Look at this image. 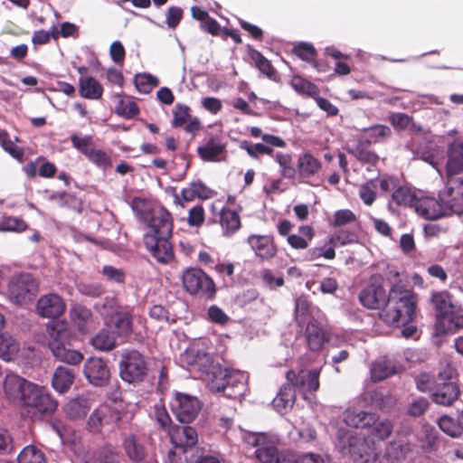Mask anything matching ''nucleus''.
<instances>
[{
	"label": "nucleus",
	"instance_id": "20e7f679",
	"mask_svg": "<svg viewBox=\"0 0 463 463\" xmlns=\"http://www.w3.org/2000/svg\"><path fill=\"white\" fill-rule=\"evenodd\" d=\"M120 378L128 383H142L148 373L145 355L136 349L124 350L118 364Z\"/></svg>",
	"mask_w": 463,
	"mask_h": 463
},
{
	"label": "nucleus",
	"instance_id": "c9c22d12",
	"mask_svg": "<svg viewBox=\"0 0 463 463\" xmlns=\"http://www.w3.org/2000/svg\"><path fill=\"white\" fill-rule=\"evenodd\" d=\"M79 92L82 98L99 99L103 94V87L91 76L81 77L79 80Z\"/></svg>",
	"mask_w": 463,
	"mask_h": 463
},
{
	"label": "nucleus",
	"instance_id": "49530a36",
	"mask_svg": "<svg viewBox=\"0 0 463 463\" xmlns=\"http://www.w3.org/2000/svg\"><path fill=\"white\" fill-rule=\"evenodd\" d=\"M392 198L399 205L411 207H414L418 201V197L410 187L400 185L392 194Z\"/></svg>",
	"mask_w": 463,
	"mask_h": 463
},
{
	"label": "nucleus",
	"instance_id": "774afa93",
	"mask_svg": "<svg viewBox=\"0 0 463 463\" xmlns=\"http://www.w3.org/2000/svg\"><path fill=\"white\" fill-rule=\"evenodd\" d=\"M102 274L110 281L116 283H124L126 279V273L121 269H117L111 265H105L102 268Z\"/></svg>",
	"mask_w": 463,
	"mask_h": 463
},
{
	"label": "nucleus",
	"instance_id": "aec40b11",
	"mask_svg": "<svg viewBox=\"0 0 463 463\" xmlns=\"http://www.w3.org/2000/svg\"><path fill=\"white\" fill-rule=\"evenodd\" d=\"M247 243L261 260H269L278 252V246L271 235L251 234L247 238Z\"/></svg>",
	"mask_w": 463,
	"mask_h": 463
},
{
	"label": "nucleus",
	"instance_id": "dca6fc26",
	"mask_svg": "<svg viewBox=\"0 0 463 463\" xmlns=\"http://www.w3.org/2000/svg\"><path fill=\"white\" fill-rule=\"evenodd\" d=\"M430 301L437 312L436 330L439 333H444L449 328L447 326L448 316L455 309L452 296L446 290L434 292L431 295Z\"/></svg>",
	"mask_w": 463,
	"mask_h": 463
},
{
	"label": "nucleus",
	"instance_id": "6e6552de",
	"mask_svg": "<svg viewBox=\"0 0 463 463\" xmlns=\"http://www.w3.org/2000/svg\"><path fill=\"white\" fill-rule=\"evenodd\" d=\"M122 412L107 403L100 404L90 414L88 420L89 430L93 433H104L118 427Z\"/></svg>",
	"mask_w": 463,
	"mask_h": 463
},
{
	"label": "nucleus",
	"instance_id": "de8ad7c7",
	"mask_svg": "<svg viewBox=\"0 0 463 463\" xmlns=\"http://www.w3.org/2000/svg\"><path fill=\"white\" fill-rule=\"evenodd\" d=\"M311 308V303L307 297L301 295L295 300V320L298 326H303L307 324V319Z\"/></svg>",
	"mask_w": 463,
	"mask_h": 463
},
{
	"label": "nucleus",
	"instance_id": "69168bd1",
	"mask_svg": "<svg viewBox=\"0 0 463 463\" xmlns=\"http://www.w3.org/2000/svg\"><path fill=\"white\" fill-rule=\"evenodd\" d=\"M205 220L204 209L202 204L192 207L188 212L187 223L191 227H201Z\"/></svg>",
	"mask_w": 463,
	"mask_h": 463
},
{
	"label": "nucleus",
	"instance_id": "f257e3e1",
	"mask_svg": "<svg viewBox=\"0 0 463 463\" xmlns=\"http://www.w3.org/2000/svg\"><path fill=\"white\" fill-rule=\"evenodd\" d=\"M380 276H373L359 293L360 304L367 309L378 310L379 320L388 326L413 322L417 317L418 297L400 283L391 286L388 293Z\"/></svg>",
	"mask_w": 463,
	"mask_h": 463
},
{
	"label": "nucleus",
	"instance_id": "338daca9",
	"mask_svg": "<svg viewBox=\"0 0 463 463\" xmlns=\"http://www.w3.org/2000/svg\"><path fill=\"white\" fill-rule=\"evenodd\" d=\"M116 112L118 115L129 119L139 114V108L134 101H128L125 103L121 100L117 108Z\"/></svg>",
	"mask_w": 463,
	"mask_h": 463
},
{
	"label": "nucleus",
	"instance_id": "8fccbe9b",
	"mask_svg": "<svg viewBox=\"0 0 463 463\" xmlns=\"http://www.w3.org/2000/svg\"><path fill=\"white\" fill-rule=\"evenodd\" d=\"M28 229L26 222L14 216H4L0 221V232H23Z\"/></svg>",
	"mask_w": 463,
	"mask_h": 463
},
{
	"label": "nucleus",
	"instance_id": "7ed1b4c3",
	"mask_svg": "<svg viewBox=\"0 0 463 463\" xmlns=\"http://www.w3.org/2000/svg\"><path fill=\"white\" fill-rule=\"evenodd\" d=\"M456 370L447 366L436 375L430 389L431 399L435 403L449 406L459 397V386L456 382Z\"/></svg>",
	"mask_w": 463,
	"mask_h": 463
},
{
	"label": "nucleus",
	"instance_id": "680f3d73",
	"mask_svg": "<svg viewBox=\"0 0 463 463\" xmlns=\"http://www.w3.org/2000/svg\"><path fill=\"white\" fill-rule=\"evenodd\" d=\"M90 162L96 165L98 167L106 170L112 165V160L110 156L100 149H92L87 156Z\"/></svg>",
	"mask_w": 463,
	"mask_h": 463
},
{
	"label": "nucleus",
	"instance_id": "58836bf2",
	"mask_svg": "<svg viewBox=\"0 0 463 463\" xmlns=\"http://www.w3.org/2000/svg\"><path fill=\"white\" fill-rule=\"evenodd\" d=\"M367 430L373 438L384 440L392 433L393 425L391 420H381L380 417L374 413L373 423H370Z\"/></svg>",
	"mask_w": 463,
	"mask_h": 463
},
{
	"label": "nucleus",
	"instance_id": "f3484780",
	"mask_svg": "<svg viewBox=\"0 0 463 463\" xmlns=\"http://www.w3.org/2000/svg\"><path fill=\"white\" fill-rule=\"evenodd\" d=\"M83 373L90 383L102 387L109 383L110 371L107 362L99 357H90L85 364Z\"/></svg>",
	"mask_w": 463,
	"mask_h": 463
},
{
	"label": "nucleus",
	"instance_id": "7c9ffc66",
	"mask_svg": "<svg viewBox=\"0 0 463 463\" xmlns=\"http://www.w3.org/2000/svg\"><path fill=\"white\" fill-rule=\"evenodd\" d=\"M121 445L129 460L141 462L145 459L146 455V449L143 444L138 441L135 434H125L122 437Z\"/></svg>",
	"mask_w": 463,
	"mask_h": 463
},
{
	"label": "nucleus",
	"instance_id": "5fc2aeb1",
	"mask_svg": "<svg viewBox=\"0 0 463 463\" xmlns=\"http://www.w3.org/2000/svg\"><path fill=\"white\" fill-rule=\"evenodd\" d=\"M358 241V235L351 230H339L328 241L333 246H345Z\"/></svg>",
	"mask_w": 463,
	"mask_h": 463
},
{
	"label": "nucleus",
	"instance_id": "79ce46f5",
	"mask_svg": "<svg viewBox=\"0 0 463 463\" xmlns=\"http://www.w3.org/2000/svg\"><path fill=\"white\" fill-rule=\"evenodd\" d=\"M91 345L99 351H110L116 347V337L113 332L101 329L90 340Z\"/></svg>",
	"mask_w": 463,
	"mask_h": 463
},
{
	"label": "nucleus",
	"instance_id": "6ab92c4d",
	"mask_svg": "<svg viewBox=\"0 0 463 463\" xmlns=\"http://www.w3.org/2000/svg\"><path fill=\"white\" fill-rule=\"evenodd\" d=\"M167 434L175 449L184 454L187 448H192L198 441V434L195 429L188 425H173Z\"/></svg>",
	"mask_w": 463,
	"mask_h": 463
},
{
	"label": "nucleus",
	"instance_id": "4d7b16f0",
	"mask_svg": "<svg viewBox=\"0 0 463 463\" xmlns=\"http://www.w3.org/2000/svg\"><path fill=\"white\" fill-rule=\"evenodd\" d=\"M292 53L307 62L313 61L317 55V52L313 44L306 42H300L296 44L292 49Z\"/></svg>",
	"mask_w": 463,
	"mask_h": 463
},
{
	"label": "nucleus",
	"instance_id": "f704fd0d",
	"mask_svg": "<svg viewBox=\"0 0 463 463\" xmlns=\"http://www.w3.org/2000/svg\"><path fill=\"white\" fill-rule=\"evenodd\" d=\"M75 379V372L73 369L58 366L52 375V385L55 391L60 393L66 392Z\"/></svg>",
	"mask_w": 463,
	"mask_h": 463
},
{
	"label": "nucleus",
	"instance_id": "39448f33",
	"mask_svg": "<svg viewBox=\"0 0 463 463\" xmlns=\"http://www.w3.org/2000/svg\"><path fill=\"white\" fill-rule=\"evenodd\" d=\"M182 282L185 291L190 295L210 300L215 298V283L202 269L189 268L185 269L182 276Z\"/></svg>",
	"mask_w": 463,
	"mask_h": 463
},
{
	"label": "nucleus",
	"instance_id": "a18cd8bd",
	"mask_svg": "<svg viewBox=\"0 0 463 463\" xmlns=\"http://www.w3.org/2000/svg\"><path fill=\"white\" fill-rule=\"evenodd\" d=\"M19 463H47L44 452L33 445L24 447L17 457Z\"/></svg>",
	"mask_w": 463,
	"mask_h": 463
},
{
	"label": "nucleus",
	"instance_id": "ddd939ff",
	"mask_svg": "<svg viewBox=\"0 0 463 463\" xmlns=\"http://www.w3.org/2000/svg\"><path fill=\"white\" fill-rule=\"evenodd\" d=\"M144 220L151 229L150 234L157 237L172 236L174 222L172 214L164 207L144 213Z\"/></svg>",
	"mask_w": 463,
	"mask_h": 463
},
{
	"label": "nucleus",
	"instance_id": "423d86ee",
	"mask_svg": "<svg viewBox=\"0 0 463 463\" xmlns=\"http://www.w3.org/2000/svg\"><path fill=\"white\" fill-rule=\"evenodd\" d=\"M39 292V281L31 273L13 276L8 283L10 299L19 306L32 302Z\"/></svg>",
	"mask_w": 463,
	"mask_h": 463
},
{
	"label": "nucleus",
	"instance_id": "ea45409f",
	"mask_svg": "<svg viewBox=\"0 0 463 463\" xmlns=\"http://www.w3.org/2000/svg\"><path fill=\"white\" fill-rule=\"evenodd\" d=\"M290 85L296 92L305 97L315 99L320 93L319 88L315 83L299 75L292 77Z\"/></svg>",
	"mask_w": 463,
	"mask_h": 463
},
{
	"label": "nucleus",
	"instance_id": "a211bd4d",
	"mask_svg": "<svg viewBox=\"0 0 463 463\" xmlns=\"http://www.w3.org/2000/svg\"><path fill=\"white\" fill-rule=\"evenodd\" d=\"M338 447L344 456H349L354 460L363 459L367 455L364 438L351 432H345L340 437Z\"/></svg>",
	"mask_w": 463,
	"mask_h": 463
},
{
	"label": "nucleus",
	"instance_id": "c85d7f7f",
	"mask_svg": "<svg viewBox=\"0 0 463 463\" xmlns=\"http://www.w3.org/2000/svg\"><path fill=\"white\" fill-rule=\"evenodd\" d=\"M48 345L51 351H53V345L61 346L68 340L70 333L65 321H51L46 326Z\"/></svg>",
	"mask_w": 463,
	"mask_h": 463
},
{
	"label": "nucleus",
	"instance_id": "f03ea898",
	"mask_svg": "<svg viewBox=\"0 0 463 463\" xmlns=\"http://www.w3.org/2000/svg\"><path fill=\"white\" fill-rule=\"evenodd\" d=\"M320 370H301L296 373L289 370L286 373L287 383L279 389L277 396L273 400L274 407L281 411L288 407H291L296 400V390L302 393L314 392L319 388Z\"/></svg>",
	"mask_w": 463,
	"mask_h": 463
},
{
	"label": "nucleus",
	"instance_id": "052dcab7",
	"mask_svg": "<svg viewBox=\"0 0 463 463\" xmlns=\"http://www.w3.org/2000/svg\"><path fill=\"white\" fill-rule=\"evenodd\" d=\"M154 418L159 428L165 432L173 426L171 417L163 404L154 406Z\"/></svg>",
	"mask_w": 463,
	"mask_h": 463
},
{
	"label": "nucleus",
	"instance_id": "a19ab883",
	"mask_svg": "<svg viewBox=\"0 0 463 463\" xmlns=\"http://www.w3.org/2000/svg\"><path fill=\"white\" fill-rule=\"evenodd\" d=\"M248 54L261 73L265 74L268 78L270 79L276 75V69L260 51L252 48L251 46H249Z\"/></svg>",
	"mask_w": 463,
	"mask_h": 463
},
{
	"label": "nucleus",
	"instance_id": "a878e982",
	"mask_svg": "<svg viewBox=\"0 0 463 463\" xmlns=\"http://www.w3.org/2000/svg\"><path fill=\"white\" fill-rule=\"evenodd\" d=\"M417 213L425 219L436 220L449 215L441 205V202L431 197L418 198L414 206Z\"/></svg>",
	"mask_w": 463,
	"mask_h": 463
},
{
	"label": "nucleus",
	"instance_id": "393cba45",
	"mask_svg": "<svg viewBox=\"0 0 463 463\" xmlns=\"http://www.w3.org/2000/svg\"><path fill=\"white\" fill-rule=\"evenodd\" d=\"M304 336L307 346L311 352L320 351L324 344L330 341L329 334L324 330L317 320L307 323Z\"/></svg>",
	"mask_w": 463,
	"mask_h": 463
},
{
	"label": "nucleus",
	"instance_id": "603ef678",
	"mask_svg": "<svg viewBox=\"0 0 463 463\" xmlns=\"http://www.w3.org/2000/svg\"><path fill=\"white\" fill-rule=\"evenodd\" d=\"M90 407L85 399H74L70 401L66 405V414L71 419H80L86 416Z\"/></svg>",
	"mask_w": 463,
	"mask_h": 463
},
{
	"label": "nucleus",
	"instance_id": "0e129e2a",
	"mask_svg": "<svg viewBox=\"0 0 463 463\" xmlns=\"http://www.w3.org/2000/svg\"><path fill=\"white\" fill-rule=\"evenodd\" d=\"M241 148L246 150L249 156L255 158H257L260 155H271L274 151L270 146H265L261 143L252 145L248 141L241 142Z\"/></svg>",
	"mask_w": 463,
	"mask_h": 463
},
{
	"label": "nucleus",
	"instance_id": "4c0bfd02",
	"mask_svg": "<svg viewBox=\"0 0 463 463\" xmlns=\"http://www.w3.org/2000/svg\"><path fill=\"white\" fill-rule=\"evenodd\" d=\"M409 451V444L399 441L390 442L385 448L381 463H401Z\"/></svg>",
	"mask_w": 463,
	"mask_h": 463
},
{
	"label": "nucleus",
	"instance_id": "4468645a",
	"mask_svg": "<svg viewBox=\"0 0 463 463\" xmlns=\"http://www.w3.org/2000/svg\"><path fill=\"white\" fill-rule=\"evenodd\" d=\"M33 383L14 373L7 374L4 380L3 388L6 400L14 404L23 407L27 398L28 390L32 389Z\"/></svg>",
	"mask_w": 463,
	"mask_h": 463
},
{
	"label": "nucleus",
	"instance_id": "c03bdc74",
	"mask_svg": "<svg viewBox=\"0 0 463 463\" xmlns=\"http://www.w3.org/2000/svg\"><path fill=\"white\" fill-rule=\"evenodd\" d=\"M52 354L60 361L76 365L82 362L83 354L76 350L66 348L65 345L61 346L53 345Z\"/></svg>",
	"mask_w": 463,
	"mask_h": 463
},
{
	"label": "nucleus",
	"instance_id": "6e6d98bb",
	"mask_svg": "<svg viewBox=\"0 0 463 463\" xmlns=\"http://www.w3.org/2000/svg\"><path fill=\"white\" fill-rule=\"evenodd\" d=\"M275 159L281 168V175L284 178H296V166L292 165V156L289 154L277 153Z\"/></svg>",
	"mask_w": 463,
	"mask_h": 463
},
{
	"label": "nucleus",
	"instance_id": "3c124183",
	"mask_svg": "<svg viewBox=\"0 0 463 463\" xmlns=\"http://www.w3.org/2000/svg\"><path fill=\"white\" fill-rule=\"evenodd\" d=\"M364 132L367 134V137L372 143H379L392 136V129L390 127L385 125H374L369 128H364Z\"/></svg>",
	"mask_w": 463,
	"mask_h": 463
},
{
	"label": "nucleus",
	"instance_id": "9d476101",
	"mask_svg": "<svg viewBox=\"0 0 463 463\" xmlns=\"http://www.w3.org/2000/svg\"><path fill=\"white\" fill-rule=\"evenodd\" d=\"M221 378L212 380L209 384L213 392H222L230 399H237L241 396L245 391L244 375L240 372H230L225 369L223 372L220 369Z\"/></svg>",
	"mask_w": 463,
	"mask_h": 463
},
{
	"label": "nucleus",
	"instance_id": "5701e85b",
	"mask_svg": "<svg viewBox=\"0 0 463 463\" xmlns=\"http://www.w3.org/2000/svg\"><path fill=\"white\" fill-rule=\"evenodd\" d=\"M322 169L321 161L310 152H306L298 157L296 164V177L302 182L312 184L310 180Z\"/></svg>",
	"mask_w": 463,
	"mask_h": 463
},
{
	"label": "nucleus",
	"instance_id": "1a4fd4ad",
	"mask_svg": "<svg viewBox=\"0 0 463 463\" xmlns=\"http://www.w3.org/2000/svg\"><path fill=\"white\" fill-rule=\"evenodd\" d=\"M439 199L449 215L463 213V178L447 175L446 185L439 191Z\"/></svg>",
	"mask_w": 463,
	"mask_h": 463
},
{
	"label": "nucleus",
	"instance_id": "9b49d317",
	"mask_svg": "<svg viewBox=\"0 0 463 463\" xmlns=\"http://www.w3.org/2000/svg\"><path fill=\"white\" fill-rule=\"evenodd\" d=\"M170 407L181 423H190L198 416L202 404L195 396L176 392L171 399Z\"/></svg>",
	"mask_w": 463,
	"mask_h": 463
},
{
	"label": "nucleus",
	"instance_id": "4be33fe9",
	"mask_svg": "<svg viewBox=\"0 0 463 463\" xmlns=\"http://www.w3.org/2000/svg\"><path fill=\"white\" fill-rule=\"evenodd\" d=\"M181 361L183 364H186L190 370H196L202 373H208L213 364L212 355L195 345L184 351L181 355Z\"/></svg>",
	"mask_w": 463,
	"mask_h": 463
},
{
	"label": "nucleus",
	"instance_id": "0eeeda50",
	"mask_svg": "<svg viewBox=\"0 0 463 463\" xmlns=\"http://www.w3.org/2000/svg\"><path fill=\"white\" fill-rule=\"evenodd\" d=\"M23 407L33 415L48 417L56 411L58 402L44 387L33 383L32 389L28 390L27 398Z\"/></svg>",
	"mask_w": 463,
	"mask_h": 463
},
{
	"label": "nucleus",
	"instance_id": "72a5a7b5",
	"mask_svg": "<svg viewBox=\"0 0 463 463\" xmlns=\"http://www.w3.org/2000/svg\"><path fill=\"white\" fill-rule=\"evenodd\" d=\"M374 413L358 411L349 408L344 412V420L349 427L356 429H367L370 423H373Z\"/></svg>",
	"mask_w": 463,
	"mask_h": 463
},
{
	"label": "nucleus",
	"instance_id": "09e8293b",
	"mask_svg": "<svg viewBox=\"0 0 463 463\" xmlns=\"http://www.w3.org/2000/svg\"><path fill=\"white\" fill-rule=\"evenodd\" d=\"M134 83L138 92L148 94L159 85V80L149 73H137L135 75Z\"/></svg>",
	"mask_w": 463,
	"mask_h": 463
},
{
	"label": "nucleus",
	"instance_id": "bf43d9fd",
	"mask_svg": "<svg viewBox=\"0 0 463 463\" xmlns=\"http://www.w3.org/2000/svg\"><path fill=\"white\" fill-rule=\"evenodd\" d=\"M377 180L371 179L364 184L359 190V196L366 205H372L376 199Z\"/></svg>",
	"mask_w": 463,
	"mask_h": 463
},
{
	"label": "nucleus",
	"instance_id": "c756f323",
	"mask_svg": "<svg viewBox=\"0 0 463 463\" xmlns=\"http://www.w3.org/2000/svg\"><path fill=\"white\" fill-rule=\"evenodd\" d=\"M225 145L211 137L204 146L197 148L201 159L205 162H219L225 157Z\"/></svg>",
	"mask_w": 463,
	"mask_h": 463
},
{
	"label": "nucleus",
	"instance_id": "2eb2a0df",
	"mask_svg": "<svg viewBox=\"0 0 463 463\" xmlns=\"http://www.w3.org/2000/svg\"><path fill=\"white\" fill-rule=\"evenodd\" d=\"M171 237H157L155 234L144 235V244L146 250L161 264H170L175 260L173 246L169 241Z\"/></svg>",
	"mask_w": 463,
	"mask_h": 463
},
{
	"label": "nucleus",
	"instance_id": "e2e57ef3",
	"mask_svg": "<svg viewBox=\"0 0 463 463\" xmlns=\"http://www.w3.org/2000/svg\"><path fill=\"white\" fill-rule=\"evenodd\" d=\"M2 148L8 153L13 158L22 163L24 160V149L21 146H17L14 141L10 139L9 134L2 140Z\"/></svg>",
	"mask_w": 463,
	"mask_h": 463
},
{
	"label": "nucleus",
	"instance_id": "864d4df0",
	"mask_svg": "<svg viewBox=\"0 0 463 463\" xmlns=\"http://www.w3.org/2000/svg\"><path fill=\"white\" fill-rule=\"evenodd\" d=\"M439 429L451 437H458L462 433V426L458 420L457 421L449 416L443 415L438 420Z\"/></svg>",
	"mask_w": 463,
	"mask_h": 463
},
{
	"label": "nucleus",
	"instance_id": "cd10ccee",
	"mask_svg": "<svg viewBox=\"0 0 463 463\" xmlns=\"http://www.w3.org/2000/svg\"><path fill=\"white\" fill-rule=\"evenodd\" d=\"M133 318L132 309L127 308L116 311L111 317L115 328L114 335L116 334L119 338L124 339L130 337L133 333Z\"/></svg>",
	"mask_w": 463,
	"mask_h": 463
},
{
	"label": "nucleus",
	"instance_id": "e433bc0d",
	"mask_svg": "<svg viewBox=\"0 0 463 463\" xmlns=\"http://www.w3.org/2000/svg\"><path fill=\"white\" fill-rule=\"evenodd\" d=\"M397 373L395 364L385 358L376 360L371 365V377L373 382L383 381Z\"/></svg>",
	"mask_w": 463,
	"mask_h": 463
},
{
	"label": "nucleus",
	"instance_id": "13d9d810",
	"mask_svg": "<svg viewBox=\"0 0 463 463\" xmlns=\"http://www.w3.org/2000/svg\"><path fill=\"white\" fill-rule=\"evenodd\" d=\"M356 215L349 209L337 210L334 213L330 226L333 228H341L356 221Z\"/></svg>",
	"mask_w": 463,
	"mask_h": 463
},
{
	"label": "nucleus",
	"instance_id": "f8f14e48",
	"mask_svg": "<svg viewBox=\"0 0 463 463\" xmlns=\"http://www.w3.org/2000/svg\"><path fill=\"white\" fill-rule=\"evenodd\" d=\"M211 213L212 216L208 219V224L219 223L225 236H231L240 230L241 221L236 210L229 207L217 209L215 203H212Z\"/></svg>",
	"mask_w": 463,
	"mask_h": 463
},
{
	"label": "nucleus",
	"instance_id": "b1692460",
	"mask_svg": "<svg viewBox=\"0 0 463 463\" xmlns=\"http://www.w3.org/2000/svg\"><path fill=\"white\" fill-rule=\"evenodd\" d=\"M36 307L41 317L55 318L63 314L66 304L58 294L50 293L38 299Z\"/></svg>",
	"mask_w": 463,
	"mask_h": 463
},
{
	"label": "nucleus",
	"instance_id": "2f4dec72",
	"mask_svg": "<svg viewBox=\"0 0 463 463\" xmlns=\"http://www.w3.org/2000/svg\"><path fill=\"white\" fill-rule=\"evenodd\" d=\"M350 153L363 164L375 165L380 160L378 154L371 147V141L364 137L357 139L355 146L350 150Z\"/></svg>",
	"mask_w": 463,
	"mask_h": 463
},
{
	"label": "nucleus",
	"instance_id": "bb28decb",
	"mask_svg": "<svg viewBox=\"0 0 463 463\" xmlns=\"http://www.w3.org/2000/svg\"><path fill=\"white\" fill-rule=\"evenodd\" d=\"M447 175L458 176L463 172V141L455 140L448 147V160L446 164Z\"/></svg>",
	"mask_w": 463,
	"mask_h": 463
},
{
	"label": "nucleus",
	"instance_id": "37998d69",
	"mask_svg": "<svg viewBox=\"0 0 463 463\" xmlns=\"http://www.w3.org/2000/svg\"><path fill=\"white\" fill-rule=\"evenodd\" d=\"M19 351L18 343L8 333L0 332V358L11 361Z\"/></svg>",
	"mask_w": 463,
	"mask_h": 463
},
{
	"label": "nucleus",
	"instance_id": "412c9836",
	"mask_svg": "<svg viewBox=\"0 0 463 463\" xmlns=\"http://www.w3.org/2000/svg\"><path fill=\"white\" fill-rule=\"evenodd\" d=\"M173 128H184L189 134H194L202 128L201 120L198 118H192L191 108L182 103H176L173 109Z\"/></svg>",
	"mask_w": 463,
	"mask_h": 463
},
{
	"label": "nucleus",
	"instance_id": "473e14b6",
	"mask_svg": "<svg viewBox=\"0 0 463 463\" xmlns=\"http://www.w3.org/2000/svg\"><path fill=\"white\" fill-rule=\"evenodd\" d=\"M255 454L261 463H281L283 459L278 449V439L270 436L260 448L256 449Z\"/></svg>",
	"mask_w": 463,
	"mask_h": 463
}]
</instances>
